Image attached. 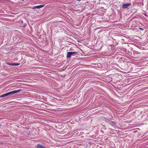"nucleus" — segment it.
Listing matches in <instances>:
<instances>
[{"mask_svg":"<svg viewBox=\"0 0 148 148\" xmlns=\"http://www.w3.org/2000/svg\"><path fill=\"white\" fill-rule=\"evenodd\" d=\"M21 90H22L21 89H19V90H13V91H12L10 92H9L8 93H5L3 95H1L0 96V97H2V98L4 97H6L8 95H10L14 94V93H16L18 92H19L21 91Z\"/></svg>","mask_w":148,"mask_h":148,"instance_id":"f257e3e1","label":"nucleus"},{"mask_svg":"<svg viewBox=\"0 0 148 148\" xmlns=\"http://www.w3.org/2000/svg\"><path fill=\"white\" fill-rule=\"evenodd\" d=\"M77 54V52H76V51L73 52H68L67 53L66 57L67 58H69L71 57V56L73 54Z\"/></svg>","mask_w":148,"mask_h":148,"instance_id":"f03ea898","label":"nucleus"},{"mask_svg":"<svg viewBox=\"0 0 148 148\" xmlns=\"http://www.w3.org/2000/svg\"><path fill=\"white\" fill-rule=\"evenodd\" d=\"M131 5V3L124 4L122 5V7L123 8H126L130 6Z\"/></svg>","mask_w":148,"mask_h":148,"instance_id":"7ed1b4c3","label":"nucleus"},{"mask_svg":"<svg viewBox=\"0 0 148 148\" xmlns=\"http://www.w3.org/2000/svg\"><path fill=\"white\" fill-rule=\"evenodd\" d=\"M44 6V5H40L38 6H36L32 8V9H34L35 8H40L43 7Z\"/></svg>","mask_w":148,"mask_h":148,"instance_id":"20e7f679","label":"nucleus"},{"mask_svg":"<svg viewBox=\"0 0 148 148\" xmlns=\"http://www.w3.org/2000/svg\"><path fill=\"white\" fill-rule=\"evenodd\" d=\"M37 148H46L40 144H38L36 145Z\"/></svg>","mask_w":148,"mask_h":148,"instance_id":"39448f33","label":"nucleus"},{"mask_svg":"<svg viewBox=\"0 0 148 148\" xmlns=\"http://www.w3.org/2000/svg\"><path fill=\"white\" fill-rule=\"evenodd\" d=\"M7 64L10 66H14V63H10L9 62H7Z\"/></svg>","mask_w":148,"mask_h":148,"instance_id":"423d86ee","label":"nucleus"},{"mask_svg":"<svg viewBox=\"0 0 148 148\" xmlns=\"http://www.w3.org/2000/svg\"><path fill=\"white\" fill-rule=\"evenodd\" d=\"M20 64L19 63H14V66H18Z\"/></svg>","mask_w":148,"mask_h":148,"instance_id":"0eeeda50","label":"nucleus"},{"mask_svg":"<svg viewBox=\"0 0 148 148\" xmlns=\"http://www.w3.org/2000/svg\"><path fill=\"white\" fill-rule=\"evenodd\" d=\"M138 28L140 30H143V28H142L139 27Z\"/></svg>","mask_w":148,"mask_h":148,"instance_id":"6e6552de","label":"nucleus"},{"mask_svg":"<svg viewBox=\"0 0 148 148\" xmlns=\"http://www.w3.org/2000/svg\"><path fill=\"white\" fill-rule=\"evenodd\" d=\"M78 1H80L81 0H77Z\"/></svg>","mask_w":148,"mask_h":148,"instance_id":"1a4fd4ad","label":"nucleus"},{"mask_svg":"<svg viewBox=\"0 0 148 148\" xmlns=\"http://www.w3.org/2000/svg\"><path fill=\"white\" fill-rule=\"evenodd\" d=\"M24 0H22V1H23Z\"/></svg>","mask_w":148,"mask_h":148,"instance_id":"9d476101","label":"nucleus"},{"mask_svg":"<svg viewBox=\"0 0 148 148\" xmlns=\"http://www.w3.org/2000/svg\"><path fill=\"white\" fill-rule=\"evenodd\" d=\"M1 126V125H0V126Z\"/></svg>","mask_w":148,"mask_h":148,"instance_id":"9b49d317","label":"nucleus"}]
</instances>
